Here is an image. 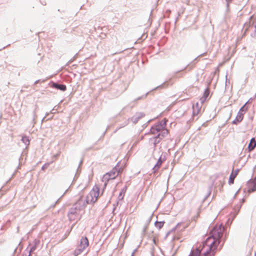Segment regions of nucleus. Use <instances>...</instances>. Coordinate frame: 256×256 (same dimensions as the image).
Here are the masks:
<instances>
[{
    "label": "nucleus",
    "instance_id": "obj_39",
    "mask_svg": "<svg viewBox=\"0 0 256 256\" xmlns=\"http://www.w3.org/2000/svg\"><path fill=\"white\" fill-rule=\"evenodd\" d=\"M58 200L56 202V204L54 205L53 206H54L55 204L58 202Z\"/></svg>",
    "mask_w": 256,
    "mask_h": 256
},
{
    "label": "nucleus",
    "instance_id": "obj_34",
    "mask_svg": "<svg viewBox=\"0 0 256 256\" xmlns=\"http://www.w3.org/2000/svg\"><path fill=\"white\" fill-rule=\"evenodd\" d=\"M126 186L125 188H124L122 190V192H122V193L124 194V193L126 192Z\"/></svg>",
    "mask_w": 256,
    "mask_h": 256
},
{
    "label": "nucleus",
    "instance_id": "obj_6",
    "mask_svg": "<svg viewBox=\"0 0 256 256\" xmlns=\"http://www.w3.org/2000/svg\"><path fill=\"white\" fill-rule=\"evenodd\" d=\"M247 102L240 109L236 116L235 119L232 121V124H238L244 118V114L248 110V107L246 104H248Z\"/></svg>",
    "mask_w": 256,
    "mask_h": 256
},
{
    "label": "nucleus",
    "instance_id": "obj_3",
    "mask_svg": "<svg viewBox=\"0 0 256 256\" xmlns=\"http://www.w3.org/2000/svg\"><path fill=\"white\" fill-rule=\"evenodd\" d=\"M100 189L96 186L86 196V202L87 204H94L98 200L99 196Z\"/></svg>",
    "mask_w": 256,
    "mask_h": 256
},
{
    "label": "nucleus",
    "instance_id": "obj_43",
    "mask_svg": "<svg viewBox=\"0 0 256 256\" xmlns=\"http://www.w3.org/2000/svg\"><path fill=\"white\" fill-rule=\"evenodd\" d=\"M175 254H176V252H174L172 256H174V255Z\"/></svg>",
    "mask_w": 256,
    "mask_h": 256
},
{
    "label": "nucleus",
    "instance_id": "obj_18",
    "mask_svg": "<svg viewBox=\"0 0 256 256\" xmlns=\"http://www.w3.org/2000/svg\"><path fill=\"white\" fill-rule=\"evenodd\" d=\"M164 224V221H162V222L156 221L154 223V225L157 228H158V229H160L163 227Z\"/></svg>",
    "mask_w": 256,
    "mask_h": 256
},
{
    "label": "nucleus",
    "instance_id": "obj_20",
    "mask_svg": "<svg viewBox=\"0 0 256 256\" xmlns=\"http://www.w3.org/2000/svg\"><path fill=\"white\" fill-rule=\"evenodd\" d=\"M256 146V144L255 143H252V142H250L248 145V150L249 152H251L255 148Z\"/></svg>",
    "mask_w": 256,
    "mask_h": 256
},
{
    "label": "nucleus",
    "instance_id": "obj_31",
    "mask_svg": "<svg viewBox=\"0 0 256 256\" xmlns=\"http://www.w3.org/2000/svg\"><path fill=\"white\" fill-rule=\"evenodd\" d=\"M226 7L228 9L230 4L232 2V0H226Z\"/></svg>",
    "mask_w": 256,
    "mask_h": 256
},
{
    "label": "nucleus",
    "instance_id": "obj_10",
    "mask_svg": "<svg viewBox=\"0 0 256 256\" xmlns=\"http://www.w3.org/2000/svg\"><path fill=\"white\" fill-rule=\"evenodd\" d=\"M145 116L144 112H136L132 117L130 118L131 121L134 124H136L139 120Z\"/></svg>",
    "mask_w": 256,
    "mask_h": 256
},
{
    "label": "nucleus",
    "instance_id": "obj_25",
    "mask_svg": "<svg viewBox=\"0 0 256 256\" xmlns=\"http://www.w3.org/2000/svg\"><path fill=\"white\" fill-rule=\"evenodd\" d=\"M211 190H212V186L210 187L208 192L207 194L204 197V201L210 196V195L211 194Z\"/></svg>",
    "mask_w": 256,
    "mask_h": 256
},
{
    "label": "nucleus",
    "instance_id": "obj_14",
    "mask_svg": "<svg viewBox=\"0 0 256 256\" xmlns=\"http://www.w3.org/2000/svg\"><path fill=\"white\" fill-rule=\"evenodd\" d=\"M239 170H240L239 169H236L234 172H232L231 173L230 178H229V180H228V184H234V178L238 175Z\"/></svg>",
    "mask_w": 256,
    "mask_h": 256
},
{
    "label": "nucleus",
    "instance_id": "obj_30",
    "mask_svg": "<svg viewBox=\"0 0 256 256\" xmlns=\"http://www.w3.org/2000/svg\"><path fill=\"white\" fill-rule=\"evenodd\" d=\"M34 246H37L40 243V240L36 239V240H34Z\"/></svg>",
    "mask_w": 256,
    "mask_h": 256
},
{
    "label": "nucleus",
    "instance_id": "obj_27",
    "mask_svg": "<svg viewBox=\"0 0 256 256\" xmlns=\"http://www.w3.org/2000/svg\"><path fill=\"white\" fill-rule=\"evenodd\" d=\"M56 106H55L50 111V112L52 114H54L56 112L57 108H56Z\"/></svg>",
    "mask_w": 256,
    "mask_h": 256
},
{
    "label": "nucleus",
    "instance_id": "obj_13",
    "mask_svg": "<svg viewBox=\"0 0 256 256\" xmlns=\"http://www.w3.org/2000/svg\"><path fill=\"white\" fill-rule=\"evenodd\" d=\"M120 172L116 166L112 170L108 172L111 177L112 180L114 179L118 174Z\"/></svg>",
    "mask_w": 256,
    "mask_h": 256
},
{
    "label": "nucleus",
    "instance_id": "obj_16",
    "mask_svg": "<svg viewBox=\"0 0 256 256\" xmlns=\"http://www.w3.org/2000/svg\"><path fill=\"white\" fill-rule=\"evenodd\" d=\"M84 249L78 246V248L75 250L74 252V256H78L83 251Z\"/></svg>",
    "mask_w": 256,
    "mask_h": 256
},
{
    "label": "nucleus",
    "instance_id": "obj_45",
    "mask_svg": "<svg viewBox=\"0 0 256 256\" xmlns=\"http://www.w3.org/2000/svg\"><path fill=\"white\" fill-rule=\"evenodd\" d=\"M150 219H151V218H150V220H148V222H149L150 221Z\"/></svg>",
    "mask_w": 256,
    "mask_h": 256
},
{
    "label": "nucleus",
    "instance_id": "obj_26",
    "mask_svg": "<svg viewBox=\"0 0 256 256\" xmlns=\"http://www.w3.org/2000/svg\"><path fill=\"white\" fill-rule=\"evenodd\" d=\"M124 194L122 192H120L118 196V198L120 200H122L124 197Z\"/></svg>",
    "mask_w": 256,
    "mask_h": 256
},
{
    "label": "nucleus",
    "instance_id": "obj_32",
    "mask_svg": "<svg viewBox=\"0 0 256 256\" xmlns=\"http://www.w3.org/2000/svg\"><path fill=\"white\" fill-rule=\"evenodd\" d=\"M41 82V80H36L34 82V84H38V82ZM45 82V80H42V82Z\"/></svg>",
    "mask_w": 256,
    "mask_h": 256
},
{
    "label": "nucleus",
    "instance_id": "obj_28",
    "mask_svg": "<svg viewBox=\"0 0 256 256\" xmlns=\"http://www.w3.org/2000/svg\"><path fill=\"white\" fill-rule=\"evenodd\" d=\"M48 114H49V112H46V113L45 116L42 120V122H44V120H47L50 119V118H48L46 120V118L48 116ZM52 118V116L50 118Z\"/></svg>",
    "mask_w": 256,
    "mask_h": 256
},
{
    "label": "nucleus",
    "instance_id": "obj_1",
    "mask_svg": "<svg viewBox=\"0 0 256 256\" xmlns=\"http://www.w3.org/2000/svg\"><path fill=\"white\" fill-rule=\"evenodd\" d=\"M224 230V227L222 224L218 226H214L210 232L211 236L213 238V241L207 248L206 252H203L202 256H214L215 254V250L220 244L221 238L223 236V233ZM202 248L200 247L193 248L189 256H201Z\"/></svg>",
    "mask_w": 256,
    "mask_h": 256
},
{
    "label": "nucleus",
    "instance_id": "obj_44",
    "mask_svg": "<svg viewBox=\"0 0 256 256\" xmlns=\"http://www.w3.org/2000/svg\"><path fill=\"white\" fill-rule=\"evenodd\" d=\"M238 192H236V194L238 193Z\"/></svg>",
    "mask_w": 256,
    "mask_h": 256
},
{
    "label": "nucleus",
    "instance_id": "obj_11",
    "mask_svg": "<svg viewBox=\"0 0 256 256\" xmlns=\"http://www.w3.org/2000/svg\"><path fill=\"white\" fill-rule=\"evenodd\" d=\"M88 244L89 242L87 237L82 236L80 240V244L78 246L84 250L88 246Z\"/></svg>",
    "mask_w": 256,
    "mask_h": 256
},
{
    "label": "nucleus",
    "instance_id": "obj_42",
    "mask_svg": "<svg viewBox=\"0 0 256 256\" xmlns=\"http://www.w3.org/2000/svg\"><path fill=\"white\" fill-rule=\"evenodd\" d=\"M82 160L80 161V164H81L82 163ZM80 166V165H79V166Z\"/></svg>",
    "mask_w": 256,
    "mask_h": 256
},
{
    "label": "nucleus",
    "instance_id": "obj_19",
    "mask_svg": "<svg viewBox=\"0 0 256 256\" xmlns=\"http://www.w3.org/2000/svg\"><path fill=\"white\" fill-rule=\"evenodd\" d=\"M198 103H196V109L194 108V106H193V108H193L192 116H197L199 112L200 111V110L198 108Z\"/></svg>",
    "mask_w": 256,
    "mask_h": 256
},
{
    "label": "nucleus",
    "instance_id": "obj_23",
    "mask_svg": "<svg viewBox=\"0 0 256 256\" xmlns=\"http://www.w3.org/2000/svg\"><path fill=\"white\" fill-rule=\"evenodd\" d=\"M36 248H37V246H34V245L32 246L30 248V250H29V254H28V256H31V254H32V252H34V251L36 249Z\"/></svg>",
    "mask_w": 256,
    "mask_h": 256
},
{
    "label": "nucleus",
    "instance_id": "obj_36",
    "mask_svg": "<svg viewBox=\"0 0 256 256\" xmlns=\"http://www.w3.org/2000/svg\"><path fill=\"white\" fill-rule=\"evenodd\" d=\"M41 3H42V5H44V6L46 5V2H41Z\"/></svg>",
    "mask_w": 256,
    "mask_h": 256
},
{
    "label": "nucleus",
    "instance_id": "obj_21",
    "mask_svg": "<svg viewBox=\"0 0 256 256\" xmlns=\"http://www.w3.org/2000/svg\"><path fill=\"white\" fill-rule=\"evenodd\" d=\"M150 92H146L145 94H144L143 96H139L138 98H136L134 100V102H136L138 100L146 98V96H148V94H149Z\"/></svg>",
    "mask_w": 256,
    "mask_h": 256
},
{
    "label": "nucleus",
    "instance_id": "obj_35",
    "mask_svg": "<svg viewBox=\"0 0 256 256\" xmlns=\"http://www.w3.org/2000/svg\"><path fill=\"white\" fill-rule=\"evenodd\" d=\"M137 248H136L134 250L131 256H134L135 252H136Z\"/></svg>",
    "mask_w": 256,
    "mask_h": 256
},
{
    "label": "nucleus",
    "instance_id": "obj_37",
    "mask_svg": "<svg viewBox=\"0 0 256 256\" xmlns=\"http://www.w3.org/2000/svg\"><path fill=\"white\" fill-rule=\"evenodd\" d=\"M68 190V189L66 190V192H64V194H63V195L62 196H63Z\"/></svg>",
    "mask_w": 256,
    "mask_h": 256
},
{
    "label": "nucleus",
    "instance_id": "obj_2",
    "mask_svg": "<svg viewBox=\"0 0 256 256\" xmlns=\"http://www.w3.org/2000/svg\"><path fill=\"white\" fill-rule=\"evenodd\" d=\"M83 205L81 204L80 200L76 202L72 206L70 209L68 214V216L70 221L74 220L78 216L79 212L82 208Z\"/></svg>",
    "mask_w": 256,
    "mask_h": 256
},
{
    "label": "nucleus",
    "instance_id": "obj_38",
    "mask_svg": "<svg viewBox=\"0 0 256 256\" xmlns=\"http://www.w3.org/2000/svg\"><path fill=\"white\" fill-rule=\"evenodd\" d=\"M6 48V46L3 47L2 48L0 49V50H1L2 49H4Z\"/></svg>",
    "mask_w": 256,
    "mask_h": 256
},
{
    "label": "nucleus",
    "instance_id": "obj_41",
    "mask_svg": "<svg viewBox=\"0 0 256 256\" xmlns=\"http://www.w3.org/2000/svg\"><path fill=\"white\" fill-rule=\"evenodd\" d=\"M203 54H201L200 55L198 56V57H200V56H202Z\"/></svg>",
    "mask_w": 256,
    "mask_h": 256
},
{
    "label": "nucleus",
    "instance_id": "obj_24",
    "mask_svg": "<svg viewBox=\"0 0 256 256\" xmlns=\"http://www.w3.org/2000/svg\"><path fill=\"white\" fill-rule=\"evenodd\" d=\"M148 224H146L143 228V229L142 230V236H144L145 234H146V229L148 228Z\"/></svg>",
    "mask_w": 256,
    "mask_h": 256
},
{
    "label": "nucleus",
    "instance_id": "obj_12",
    "mask_svg": "<svg viewBox=\"0 0 256 256\" xmlns=\"http://www.w3.org/2000/svg\"><path fill=\"white\" fill-rule=\"evenodd\" d=\"M210 94V90L208 87H207L203 94L202 96L200 98V102L202 104L205 102L208 99Z\"/></svg>",
    "mask_w": 256,
    "mask_h": 256
},
{
    "label": "nucleus",
    "instance_id": "obj_33",
    "mask_svg": "<svg viewBox=\"0 0 256 256\" xmlns=\"http://www.w3.org/2000/svg\"><path fill=\"white\" fill-rule=\"evenodd\" d=\"M250 142H252V143L256 144V140H255V138H252Z\"/></svg>",
    "mask_w": 256,
    "mask_h": 256
},
{
    "label": "nucleus",
    "instance_id": "obj_29",
    "mask_svg": "<svg viewBox=\"0 0 256 256\" xmlns=\"http://www.w3.org/2000/svg\"><path fill=\"white\" fill-rule=\"evenodd\" d=\"M49 166V164L48 163V164H45L44 165L42 166V170H44L45 169H46L48 166Z\"/></svg>",
    "mask_w": 256,
    "mask_h": 256
},
{
    "label": "nucleus",
    "instance_id": "obj_46",
    "mask_svg": "<svg viewBox=\"0 0 256 256\" xmlns=\"http://www.w3.org/2000/svg\"><path fill=\"white\" fill-rule=\"evenodd\" d=\"M255 27H256V26H255Z\"/></svg>",
    "mask_w": 256,
    "mask_h": 256
},
{
    "label": "nucleus",
    "instance_id": "obj_9",
    "mask_svg": "<svg viewBox=\"0 0 256 256\" xmlns=\"http://www.w3.org/2000/svg\"><path fill=\"white\" fill-rule=\"evenodd\" d=\"M166 160L165 156L164 158L162 157V156H160V157L156 163L155 164L154 166L152 168V172L156 173L158 170V169L161 166L162 162Z\"/></svg>",
    "mask_w": 256,
    "mask_h": 256
},
{
    "label": "nucleus",
    "instance_id": "obj_40",
    "mask_svg": "<svg viewBox=\"0 0 256 256\" xmlns=\"http://www.w3.org/2000/svg\"><path fill=\"white\" fill-rule=\"evenodd\" d=\"M16 250H17V248H15V249H14V252H16Z\"/></svg>",
    "mask_w": 256,
    "mask_h": 256
},
{
    "label": "nucleus",
    "instance_id": "obj_8",
    "mask_svg": "<svg viewBox=\"0 0 256 256\" xmlns=\"http://www.w3.org/2000/svg\"><path fill=\"white\" fill-rule=\"evenodd\" d=\"M247 186L248 192L256 191V176L254 179H250L248 181Z\"/></svg>",
    "mask_w": 256,
    "mask_h": 256
},
{
    "label": "nucleus",
    "instance_id": "obj_5",
    "mask_svg": "<svg viewBox=\"0 0 256 256\" xmlns=\"http://www.w3.org/2000/svg\"><path fill=\"white\" fill-rule=\"evenodd\" d=\"M168 130H164L160 132H158L156 136L150 139V142H152L154 146H156L157 144L160 143L162 140L168 134Z\"/></svg>",
    "mask_w": 256,
    "mask_h": 256
},
{
    "label": "nucleus",
    "instance_id": "obj_22",
    "mask_svg": "<svg viewBox=\"0 0 256 256\" xmlns=\"http://www.w3.org/2000/svg\"><path fill=\"white\" fill-rule=\"evenodd\" d=\"M167 83L166 82H164L163 84H162L156 86V88H154L152 90H158V89H160V88H164L165 86V85Z\"/></svg>",
    "mask_w": 256,
    "mask_h": 256
},
{
    "label": "nucleus",
    "instance_id": "obj_4",
    "mask_svg": "<svg viewBox=\"0 0 256 256\" xmlns=\"http://www.w3.org/2000/svg\"><path fill=\"white\" fill-rule=\"evenodd\" d=\"M168 120L164 118L160 122L152 126L150 129V132L152 134H156L158 132H160L164 130H166L165 127Z\"/></svg>",
    "mask_w": 256,
    "mask_h": 256
},
{
    "label": "nucleus",
    "instance_id": "obj_7",
    "mask_svg": "<svg viewBox=\"0 0 256 256\" xmlns=\"http://www.w3.org/2000/svg\"><path fill=\"white\" fill-rule=\"evenodd\" d=\"M48 85L52 88H54L62 92H65L66 90V86L65 84H62L57 82L50 81L48 84Z\"/></svg>",
    "mask_w": 256,
    "mask_h": 256
},
{
    "label": "nucleus",
    "instance_id": "obj_17",
    "mask_svg": "<svg viewBox=\"0 0 256 256\" xmlns=\"http://www.w3.org/2000/svg\"><path fill=\"white\" fill-rule=\"evenodd\" d=\"M21 140L22 142L24 143L25 145H26V146L29 145L30 140L28 136H22Z\"/></svg>",
    "mask_w": 256,
    "mask_h": 256
},
{
    "label": "nucleus",
    "instance_id": "obj_15",
    "mask_svg": "<svg viewBox=\"0 0 256 256\" xmlns=\"http://www.w3.org/2000/svg\"><path fill=\"white\" fill-rule=\"evenodd\" d=\"M110 180H112L111 177L110 176V174H108V172L103 176L102 178V181L104 182V188L106 187L107 182Z\"/></svg>",
    "mask_w": 256,
    "mask_h": 256
}]
</instances>
